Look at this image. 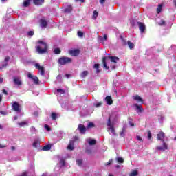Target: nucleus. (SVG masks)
Instances as JSON below:
<instances>
[{"label": "nucleus", "instance_id": "4468645a", "mask_svg": "<svg viewBox=\"0 0 176 176\" xmlns=\"http://www.w3.org/2000/svg\"><path fill=\"white\" fill-rule=\"evenodd\" d=\"M105 101L108 105H112L113 104V101L112 100V97L111 96H108L105 98Z\"/></svg>", "mask_w": 176, "mask_h": 176}, {"label": "nucleus", "instance_id": "2f4dec72", "mask_svg": "<svg viewBox=\"0 0 176 176\" xmlns=\"http://www.w3.org/2000/svg\"><path fill=\"white\" fill-rule=\"evenodd\" d=\"M137 175H138V171L137 170H133V171L130 173V175H129V176H137Z\"/></svg>", "mask_w": 176, "mask_h": 176}, {"label": "nucleus", "instance_id": "39448f33", "mask_svg": "<svg viewBox=\"0 0 176 176\" xmlns=\"http://www.w3.org/2000/svg\"><path fill=\"white\" fill-rule=\"evenodd\" d=\"M13 82L15 86H21L23 85V80L20 76H14Z\"/></svg>", "mask_w": 176, "mask_h": 176}, {"label": "nucleus", "instance_id": "423d86ee", "mask_svg": "<svg viewBox=\"0 0 176 176\" xmlns=\"http://www.w3.org/2000/svg\"><path fill=\"white\" fill-rule=\"evenodd\" d=\"M28 77L30 79H32L35 85H38L39 83V78H38V76H32V74H31V73H28Z\"/></svg>", "mask_w": 176, "mask_h": 176}, {"label": "nucleus", "instance_id": "864d4df0", "mask_svg": "<svg viewBox=\"0 0 176 176\" xmlns=\"http://www.w3.org/2000/svg\"><path fill=\"white\" fill-rule=\"evenodd\" d=\"M111 163H112V160H110L106 164V166H110Z\"/></svg>", "mask_w": 176, "mask_h": 176}, {"label": "nucleus", "instance_id": "de8ad7c7", "mask_svg": "<svg viewBox=\"0 0 176 176\" xmlns=\"http://www.w3.org/2000/svg\"><path fill=\"white\" fill-rule=\"evenodd\" d=\"M102 103L101 102H98L97 104H94V107H96V108H99V107H101Z\"/></svg>", "mask_w": 176, "mask_h": 176}, {"label": "nucleus", "instance_id": "cd10ccee", "mask_svg": "<svg viewBox=\"0 0 176 176\" xmlns=\"http://www.w3.org/2000/svg\"><path fill=\"white\" fill-rule=\"evenodd\" d=\"M76 164L80 167H82V164H83V161L82 160H80V159H78V160H76Z\"/></svg>", "mask_w": 176, "mask_h": 176}, {"label": "nucleus", "instance_id": "bf43d9fd", "mask_svg": "<svg viewBox=\"0 0 176 176\" xmlns=\"http://www.w3.org/2000/svg\"><path fill=\"white\" fill-rule=\"evenodd\" d=\"M3 93H4V94H8V91H6L5 89L3 90Z\"/></svg>", "mask_w": 176, "mask_h": 176}, {"label": "nucleus", "instance_id": "aec40b11", "mask_svg": "<svg viewBox=\"0 0 176 176\" xmlns=\"http://www.w3.org/2000/svg\"><path fill=\"white\" fill-rule=\"evenodd\" d=\"M40 23H41L40 25L42 28H43V27L46 28L47 25V21H46V20H45V19H41Z\"/></svg>", "mask_w": 176, "mask_h": 176}, {"label": "nucleus", "instance_id": "603ef678", "mask_svg": "<svg viewBox=\"0 0 176 176\" xmlns=\"http://www.w3.org/2000/svg\"><path fill=\"white\" fill-rule=\"evenodd\" d=\"M121 137H124V129H122V131L120 133Z\"/></svg>", "mask_w": 176, "mask_h": 176}, {"label": "nucleus", "instance_id": "8fccbe9b", "mask_svg": "<svg viewBox=\"0 0 176 176\" xmlns=\"http://www.w3.org/2000/svg\"><path fill=\"white\" fill-rule=\"evenodd\" d=\"M56 79L58 80V82H61V75H58V76L56 77Z\"/></svg>", "mask_w": 176, "mask_h": 176}, {"label": "nucleus", "instance_id": "0e129e2a", "mask_svg": "<svg viewBox=\"0 0 176 176\" xmlns=\"http://www.w3.org/2000/svg\"><path fill=\"white\" fill-rule=\"evenodd\" d=\"M71 76V74H66V78H69Z\"/></svg>", "mask_w": 176, "mask_h": 176}, {"label": "nucleus", "instance_id": "20e7f679", "mask_svg": "<svg viewBox=\"0 0 176 176\" xmlns=\"http://www.w3.org/2000/svg\"><path fill=\"white\" fill-rule=\"evenodd\" d=\"M58 63L60 65H65L67 64H70V63H72V59L69 57L63 56L58 60Z\"/></svg>", "mask_w": 176, "mask_h": 176}, {"label": "nucleus", "instance_id": "7c9ffc66", "mask_svg": "<svg viewBox=\"0 0 176 176\" xmlns=\"http://www.w3.org/2000/svg\"><path fill=\"white\" fill-rule=\"evenodd\" d=\"M98 16V12L97 11H96V10L94 11L92 19L94 20H96V19H97Z\"/></svg>", "mask_w": 176, "mask_h": 176}, {"label": "nucleus", "instance_id": "13d9d810", "mask_svg": "<svg viewBox=\"0 0 176 176\" xmlns=\"http://www.w3.org/2000/svg\"><path fill=\"white\" fill-rule=\"evenodd\" d=\"M11 149H12V151H14V149H16V147H14V146H11Z\"/></svg>", "mask_w": 176, "mask_h": 176}, {"label": "nucleus", "instance_id": "a211bd4d", "mask_svg": "<svg viewBox=\"0 0 176 176\" xmlns=\"http://www.w3.org/2000/svg\"><path fill=\"white\" fill-rule=\"evenodd\" d=\"M87 142H88L89 145L93 146L96 145L97 142L94 139L89 138L87 140Z\"/></svg>", "mask_w": 176, "mask_h": 176}, {"label": "nucleus", "instance_id": "ea45409f", "mask_svg": "<svg viewBox=\"0 0 176 176\" xmlns=\"http://www.w3.org/2000/svg\"><path fill=\"white\" fill-rule=\"evenodd\" d=\"M57 93H58L60 94H64V93H65V91L64 89H57Z\"/></svg>", "mask_w": 176, "mask_h": 176}, {"label": "nucleus", "instance_id": "37998d69", "mask_svg": "<svg viewBox=\"0 0 176 176\" xmlns=\"http://www.w3.org/2000/svg\"><path fill=\"white\" fill-rule=\"evenodd\" d=\"M163 120H164V117L163 116H161L159 118L160 123H163Z\"/></svg>", "mask_w": 176, "mask_h": 176}, {"label": "nucleus", "instance_id": "79ce46f5", "mask_svg": "<svg viewBox=\"0 0 176 176\" xmlns=\"http://www.w3.org/2000/svg\"><path fill=\"white\" fill-rule=\"evenodd\" d=\"M78 36L80 38H83V32H80V31H78Z\"/></svg>", "mask_w": 176, "mask_h": 176}, {"label": "nucleus", "instance_id": "2eb2a0df", "mask_svg": "<svg viewBox=\"0 0 176 176\" xmlns=\"http://www.w3.org/2000/svg\"><path fill=\"white\" fill-rule=\"evenodd\" d=\"M138 25H139V30L140 31V32H144L145 31V24L141 23V22H138Z\"/></svg>", "mask_w": 176, "mask_h": 176}, {"label": "nucleus", "instance_id": "4c0bfd02", "mask_svg": "<svg viewBox=\"0 0 176 176\" xmlns=\"http://www.w3.org/2000/svg\"><path fill=\"white\" fill-rule=\"evenodd\" d=\"M54 52L55 53V54H60V53H61V50H60V48H56L54 50Z\"/></svg>", "mask_w": 176, "mask_h": 176}, {"label": "nucleus", "instance_id": "c9c22d12", "mask_svg": "<svg viewBox=\"0 0 176 176\" xmlns=\"http://www.w3.org/2000/svg\"><path fill=\"white\" fill-rule=\"evenodd\" d=\"M116 160L118 163H124V160L122 157H117Z\"/></svg>", "mask_w": 176, "mask_h": 176}, {"label": "nucleus", "instance_id": "6e6552de", "mask_svg": "<svg viewBox=\"0 0 176 176\" xmlns=\"http://www.w3.org/2000/svg\"><path fill=\"white\" fill-rule=\"evenodd\" d=\"M12 108L15 112H21V109H20V104L17 103V102H15L13 103Z\"/></svg>", "mask_w": 176, "mask_h": 176}, {"label": "nucleus", "instance_id": "b1692460", "mask_svg": "<svg viewBox=\"0 0 176 176\" xmlns=\"http://www.w3.org/2000/svg\"><path fill=\"white\" fill-rule=\"evenodd\" d=\"M89 75V72L87 71H83L81 74H80V76L81 78H86V76Z\"/></svg>", "mask_w": 176, "mask_h": 176}, {"label": "nucleus", "instance_id": "72a5a7b5", "mask_svg": "<svg viewBox=\"0 0 176 176\" xmlns=\"http://www.w3.org/2000/svg\"><path fill=\"white\" fill-rule=\"evenodd\" d=\"M134 107H135L138 112H141L142 111V109H141V106H140V105H138L137 104H135Z\"/></svg>", "mask_w": 176, "mask_h": 176}, {"label": "nucleus", "instance_id": "4d7b16f0", "mask_svg": "<svg viewBox=\"0 0 176 176\" xmlns=\"http://www.w3.org/2000/svg\"><path fill=\"white\" fill-rule=\"evenodd\" d=\"M0 113H1V115H6V112L5 111H1Z\"/></svg>", "mask_w": 176, "mask_h": 176}, {"label": "nucleus", "instance_id": "f3484780", "mask_svg": "<svg viewBox=\"0 0 176 176\" xmlns=\"http://www.w3.org/2000/svg\"><path fill=\"white\" fill-rule=\"evenodd\" d=\"M157 138L162 142H164V140H163V138H164V133L163 132H160L157 134Z\"/></svg>", "mask_w": 176, "mask_h": 176}, {"label": "nucleus", "instance_id": "4be33fe9", "mask_svg": "<svg viewBox=\"0 0 176 176\" xmlns=\"http://www.w3.org/2000/svg\"><path fill=\"white\" fill-rule=\"evenodd\" d=\"M72 12V6H69L66 9H65V13H71Z\"/></svg>", "mask_w": 176, "mask_h": 176}, {"label": "nucleus", "instance_id": "ddd939ff", "mask_svg": "<svg viewBox=\"0 0 176 176\" xmlns=\"http://www.w3.org/2000/svg\"><path fill=\"white\" fill-rule=\"evenodd\" d=\"M80 53V51L79 50H72L69 51V54L74 56H79Z\"/></svg>", "mask_w": 176, "mask_h": 176}, {"label": "nucleus", "instance_id": "680f3d73", "mask_svg": "<svg viewBox=\"0 0 176 176\" xmlns=\"http://www.w3.org/2000/svg\"><path fill=\"white\" fill-rule=\"evenodd\" d=\"M41 176H47V173H43V175Z\"/></svg>", "mask_w": 176, "mask_h": 176}, {"label": "nucleus", "instance_id": "5701e85b", "mask_svg": "<svg viewBox=\"0 0 176 176\" xmlns=\"http://www.w3.org/2000/svg\"><path fill=\"white\" fill-rule=\"evenodd\" d=\"M52 149V146L47 144L43 147V151H50Z\"/></svg>", "mask_w": 176, "mask_h": 176}, {"label": "nucleus", "instance_id": "e2e57ef3", "mask_svg": "<svg viewBox=\"0 0 176 176\" xmlns=\"http://www.w3.org/2000/svg\"><path fill=\"white\" fill-rule=\"evenodd\" d=\"M17 119H18V117H17V116H14V120H17Z\"/></svg>", "mask_w": 176, "mask_h": 176}, {"label": "nucleus", "instance_id": "393cba45", "mask_svg": "<svg viewBox=\"0 0 176 176\" xmlns=\"http://www.w3.org/2000/svg\"><path fill=\"white\" fill-rule=\"evenodd\" d=\"M162 9H163V4H159L157 8V13H158V14L162 12Z\"/></svg>", "mask_w": 176, "mask_h": 176}, {"label": "nucleus", "instance_id": "69168bd1", "mask_svg": "<svg viewBox=\"0 0 176 176\" xmlns=\"http://www.w3.org/2000/svg\"><path fill=\"white\" fill-rule=\"evenodd\" d=\"M3 129V126L0 124V130H2Z\"/></svg>", "mask_w": 176, "mask_h": 176}, {"label": "nucleus", "instance_id": "f03ea898", "mask_svg": "<svg viewBox=\"0 0 176 176\" xmlns=\"http://www.w3.org/2000/svg\"><path fill=\"white\" fill-rule=\"evenodd\" d=\"M36 50L38 54H45L47 52V44L42 41H39Z\"/></svg>", "mask_w": 176, "mask_h": 176}, {"label": "nucleus", "instance_id": "774afa93", "mask_svg": "<svg viewBox=\"0 0 176 176\" xmlns=\"http://www.w3.org/2000/svg\"><path fill=\"white\" fill-rule=\"evenodd\" d=\"M0 148H5V146H2L0 144Z\"/></svg>", "mask_w": 176, "mask_h": 176}, {"label": "nucleus", "instance_id": "1a4fd4ad", "mask_svg": "<svg viewBox=\"0 0 176 176\" xmlns=\"http://www.w3.org/2000/svg\"><path fill=\"white\" fill-rule=\"evenodd\" d=\"M163 146H157L156 149L157 151H161V152H164V151H166L168 149V145L166 144V142H162Z\"/></svg>", "mask_w": 176, "mask_h": 176}, {"label": "nucleus", "instance_id": "9d476101", "mask_svg": "<svg viewBox=\"0 0 176 176\" xmlns=\"http://www.w3.org/2000/svg\"><path fill=\"white\" fill-rule=\"evenodd\" d=\"M10 60V58L9 56H6L1 65V67H0V69H2L3 68H6V67H8V63H9Z\"/></svg>", "mask_w": 176, "mask_h": 176}, {"label": "nucleus", "instance_id": "dca6fc26", "mask_svg": "<svg viewBox=\"0 0 176 176\" xmlns=\"http://www.w3.org/2000/svg\"><path fill=\"white\" fill-rule=\"evenodd\" d=\"M75 144V142L74 140H70L69 145L67 146V149L69 151H74V145Z\"/></svg>", "mask_w": 176, "mask_h": 176}, {"label": "nucleus", "instance_id": "a878e982", "mask_svg": "<svg viewBox=\"0 0 176 176\" xmlns=\"http://www.w3.org/2000/svg\"><path fill=\"white\" fill-rule=\"evenodd\" d=\"M94 68H95L96 69V73L97 74H99V72H100V65L99 64H97V63H96L95 65H94Z\"/></svg>", "mask_w": 176, "mask_h": 176}, {"label": "nucleus", "instance_id": "49530a36", "mask_svg": "<svg viewBox=\"0 0 176 176\" xmlns=\"http://www.w3.org/2000/svg\"><path fill=\"white\" fill-rule=\"evenodd\" d=\"M28 35H29V36H34V31H29L28 32Z\"/></svg>", "mask_w": 176, "mask_h": 176}, {"label": "nucleus", "instance_id": "f257e3e1", "mask_svg": "<svg viewBox=\"0 0 176 176\" xmlns=\"http://www.w3.org/2000/svg\"><path fill=\"white\" fill-rule=\"evenodd\" d=\"M119 58L118 56H104L102 59L103 68H104L106 71H108V69H109V67L110 68H111V69H115L116 68V64Z\"/></svg>", "mask_w": 176, "mask_h": 176}, {"label": "nucleus", "instance_id": "052dcab7", "mask_svg": "<svg viewBox=\"0 0 176 176\" xmlns=\"http://www.w3.org/2000/svg\"><path fill=\"white\" fill-rule=\"evenodd\" d=\"M3 82V78H0V83H2Z\"/></svg>", "mask_w": 176, "mask_h": 176}, {"label": "nucleus", "instance_id": "6e6d98bb", "mask_svg": "<svg viewBox=\"0 0 176 176\" xmlns=\"http://www.w3.org/2000/svg\"><path fill=\"white\" fill-rule=\"evenodd\" d=\"M129 124L131 127H134V124L131 121H129Z\"/></svg>", "mask_w": 176, "mask_h": 176}, {"label": "nucleus", "instance_id": "f8f14e48", "mask_svg": "<svg viewBox=\"0 0 176 176\" xmlns=\"http://www.w3.org/2000/svg\"><path fill=\"white\" fill-rule=\"evenodd\" d=\"M40 144H41V139H39V138H36L34 139V142H33V146H34V148H37L38 146H39Z\"/></svg>", "mask_w": 176, "mask_h": 176}, {"label": "nucleus", "instance_id": "f704fd0d", "mask_svg": "<svg viewBox=\"0 0 176 176\" xmlns=\"http://www.w3.org/2000/svg\"><path fill=\"white\" fill-rule=\"evenodd\" d=\"M128 46L129 49H134V43H131V41H128Z\"/></svg>", "mask_w": 176, "mask_h": 176}, {"label": "nucleus", "instance_id": "9b49d317", "mask_svg": "<svg viewBox=\"0 0 176 176\" xmlns=\"http://www.w3.org/2000/svg\"><path fill=\"white\" fill-rule=\"evenodd\" d=\"M78 130L80 134H86V127L83 124H79L78 126Z\"/></svg>", "mask_w": 176, "mask_h": 176}, {"label": "nucleus", "instance_id": "473e14b6", "mask_svg": "<svg viewBox=\"0 0 176 176\" xmlns=\"http://www.w3.org/2000/svg\"><path fill=\"white\" fill-rule=\"evenodd\" d=\"M30 2H31V0H25L23 2V6L27 8V6H29Z\"/></svg>", "mask_w": 176, "mask_h": 176}, {"label": "nucleus", "instance_id": "58836bf2", "mask_svg": "<svg viewBox=\"0 0 176 176\" xmlns=\"http://www.w3.org/2000/svg\"><path fill=\"white\" fill-rule=\"evenodd\" d=\"M93 127H94V123H93V122H89V123H88V124H87V129H91V128H93Z\"/></svg>", "mask_w": 176, "mask_h": 176}, {"label": "nucleus", "instance_id": "c85d7f7f", "mask_svg": "<svg viewBox=\"0 0 176 176\" xmlns=\"http://www.w3.org/2000/svg\"><path fill=\"white\" fill-rule=\"evenodd\" d=\"M17 124H19L20 127H24V126H28V123L25 122H18Z\"/></svg>", "mask_w": 176, "mask_h": 176}, {"label": "nucleus", "instance_id": "3c124183", "mask_svg": "<svg viewBox=\"0 0 176 176\" xmlns=\"http://www.w3.org/2000/svg\"><path fill=\"white\" fill-rule=\"evenodd\" d=\"M136 138L138 141H142V138H141V137H140V135H137Z\"/></svg>", "mask_w": 176, "mask_h": 176}, {"label": "nucleus", "instance_id": "338daca9", "mask_svg": "<svg viewBox=\"0 0 176 176\" xmlns=\"http://www.w3.org/2000/svg\"><path fill=\"white\" fill-rule=\"evenodd\" d=\"M2 101V95H0V102Z\"/></svg>", "mask_w": 176, "mask_h": 176}, {"label": "nucleus", "instance_id": "5fc2aeb1", "mask_svg": "<svg viewBox=\"0 0 176 176\" xmlns=\"http://www.w3.org/2000/svg\"><path fill=\"white\" fill-rule=\"evenodd\" d=\"M99 1L101 5H104V3H105V0H99Z\"/></svg>", "mask_w": 176, "mask_h": 176}, {"label": "nucleus", "instance_id": "0eeeda50", "mask_svg": "<svg viewBox=\"0 0 176 176\" xmlns=\"http://www.w3.org/2000/svg\"><path fill=\"white\" fill-rule=\"evenodd\" d=\"M35 67L36 69H38L40 74L43 76L45 75V69L43 68V66H41L39 63H36Z\"/></svg>", "mask_w": 176, "mask_h": 176}, {"label": "nucleus", "instance_id": "c756f323", "mask_svg": "<svg viewBox=\"0 0 176 176\" xmlns=\"http://www.w3.org/2000/svg\"><path fill=\"white\" fill-rule=\"evenodd\" d=\"M59 165L60 167H64V166H65V160H64V159H61L60 160Z\"/></svg>", "mask_w": 176, "mask_h": 176}, {"label": "nucleus", "instance_id": "a18cd8bd", "mask_svg": "<svg viewBox=\"0 0 176 176\" xmlns=\"http://www.w3.org/2000/svg\"><path fill=\"white\" fill-rule=\"evenodd\" d=\"M148 140H151V138H152V133H151V131H148Z\"/></svg>", "mask_w": 176, "mask_h": 176}, {"label": "nucleus", "instance_id": "412c9836", "mask_svg": "<svg viewBox=\"0 0 176 176\" xmlns=\"http://www.w3.org/2000/svg\"><path fill=\"white\" fill-rule=\"evenodd\" d=\"M133 100L138 101L139 102H142V98L140 96H133Z\"/></svg>", "mask_w": 176, "mask_h": 176}, {"label": "nucleus", "instance_id": "c03bdc74", "mask_svg": "<svg viewBox=\"0 0 176 176\" xmlns=\"http://www.w3.org/2000/svg\"><path fill=\"white\" fill-rule=\"evenodd\" d=\"M45 130H47V131H50V126H48L47 124H45L44 126Z\"/></svg>", "mask_w": 176, "mask_h": 176}, {"label": "nucleus", "instance_id": "bb28decb", "mask_svg": "<svg viewBox=\"0 0 176 176\" xmlns=\"http://www.w3.org/2000/svg\"><path fill=\"white\" fill-rule=\"evenodd\" d=\"M37 131H38L36 130V129L35 127L32 126V127L30 128V132H31L32 134H36V132H37Z\"/></svg>", "mask_w": 176, "mask_h": 176}, {"label": "nucleus", "instance_id": "09e8293b", "mask_svg": "<svg viewBox=\"0 0 176 176\" xmlns=\"http://www.w3.org/2000/svg\"><path fill=\"white\" fill-rule=\"evenodd\" d=\"M107 34H104V36L101 38V41H107Z\"/></svg>", "mask_w": 176, "mask_h": 176}, {"label": "nucleus", "instance_id": "a19ab883", "mask_svg": "<svg viewBox=\"0 0 176 176\" xmlns=\"http://www.w3.org/2000/svg\"><path fill=\"white\" fill-rule=\"evenodd\" d=\"M158 24L159 25H164V24H166V22L164 21V20L160 19V21H158Z\"/></svg>", "mask_w": 176, "mask_h": 176}, {"label": "nucleus", "instance_id": "7ed1b4c3", "mask_svg": "<svg viewBox=\"0 0 176 176\" xmlns=\"http://www.w3.org/2000/svg\"><path fill=\"white\" fill-rule=\"evenodd\" d=\"M112 116L108 120L107 122V131L109 134H112V135H116V132H115V123L112 122Z\"/></svg>", "mask_w": 176, "mask_h": 176}, {"label": "nucleus", "instance_id": "e433bc0d", "mask_svg": "<svg viewBox=\"0 0 176 176\" xmlns=\"http://www.w3.org/2000/svg\"><path fill=\"white\" fill-rule=\"evenodd\" d=\"M52 120H56L57 119V114L56 113H52L51 115Z\"/></svg>", "mask_w": 176, "mask_h": 176}, {"label": "nucleus", "instance_id": "6ab92c4d", "mask_svg": "<svg viewBox=\"0 0 176 176\" xmlns=\"http://www.w3.org/2000/svg\"><path fill=\"white\" fill-rule=\"evenodd\" d=\"M45 2V0H33V3L34 5H36L37 6H40L41 5L43 4Z\"/></svg>", "mask_w": 176, "mask_h": 176}]
</instances>
